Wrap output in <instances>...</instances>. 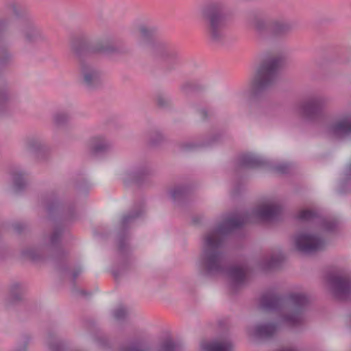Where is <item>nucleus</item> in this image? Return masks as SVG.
I'll return each mask as SVG.
<instances>
[{
	"label": "nucleus",
	"mask_w": 351,
	"mask_h": 351,
	"mask_svg": "<svg viewBox=\"0 0 351 351\" xmlns=\"http://www.w3.org/2000/svg\"><path fill=\"white\" fill-rule=\"evenodd\" d=\"M12 179L13 189L16 193L23 191L27 185V182L25 178V173L20 169H13L10 171Z\"/></svg>",
	"instance_id": "obj_25"
},
{
	"label": "nucleus",
	"mask_w": 351,
	"mask_h": 351,
	"mask_svg": "<svg viewBox=\"0 0 351 351\" xmlns=\"http://www.w3.org/2000/svg\"><path fill=\"white\" fill-rule=\"evenodd\" d=\"M98 341L101 345L107 346L108 344V341L105 339H99Z\"/></svg>",
	"instance_id": "obj_46"
},
{
	"label": "nucleus",
	"mask_w": 351,
	"mask_h": 351,
	"mask_svg": "<svg viewBox=\"0 0 351 351\" xmlns=\"http://www.w3.org/2000/svg\"><path fill=\"white\" fill-rule=\"evenodd\" d=\"M249 221L248 213L239 216L231 215L205 235L198 262L199 271L202 276L215 277L223 274L228 263V257L223 250L226 237Z\"/></svg>",
	"instance_id": "obj_1"
},
{
	"label": "nucleus",
	"mask_w": 351,
	"mask_h": 351,
	"mask_svg": "<svg viewBox=\"0 0 351 351\" xmlns=\"http://www.w3.org/2000/svg\"><path fill=\"white\" fill-rule=\"evenodd\" d=\"M82 269L80 267L75 268L71 274V280L74 283L76 278L82 274Z\"/></svg>",
	"instance_id": "obj_44"
},
{
	"label": "nucleus",
	"mask_w": 351,
	"mask_h": 351,
	"mask_svg": "<svg viewBox=\"0 0 351 351\" xmlns=\"http://www.w3.org/2000/svg\"><path fill=\"white\" fill-rule=\"evenodd\" d=\"M328 99L323 96H315L300 103L298 110L300 116L308 121H315L320 119L324 113V109Z\"/></svg>",
	"instance_id": "obj_11"
},
{
	"label": "nucleus",
	"mask_w": 351,
	"mask_h": 351,
	"mask_svg": "<svg viewBox=\"0 0 351 351\" xmlns=\"http://www.w3.org/2000/svg\"><path fill=\"white\" fill-rule=\"evenodd\" d=\"M330 132L340 138L351 135V114H346L330 127Z\"/></svg>",
	"instance_id": "obj_22"
},
{
	"label": "nucleus",
	"mask_w": 351,
	"mask_h": 351,
	"mask_svg": "<svg viewBox=\"0 0 351 351\" xmlns=\"http://www.w3.org/2000/svg\"><path fill=\"white\" fill-rule=\"evenodd\" d=\"M22 34L25 42L29 44H38L47 40L45 34L33 19L23 25Z\"/></svg>",
	"instance_id": "obj_16"
},
{
	"label": "nucleus",
	"mask_w": 351,
	"mask_h": 351,
	"mask_svg": "<svg viewBox=\"0 0 351 351\" xmlns=\"http://www.w3.org/2000/svg\"><path fill=\"white\" fill-rule=\"evenodd\" d=\"M247 93L246 92H242L237 95L238 99H243L246 97Z\"/></svg>",
	"instance_id": "obj_47"
},
{
	"label": "nucleus",
	"mask_w": 351,
	"mask_h": 351,
	"mask_svg": "<svg viewBox=\"0 0 351 351\" xmlns=\"http://www.w3.org/2000/svg\"><path fill=\"white\" fill-rule=\"evenodd\" d=\"M225 5L219 0L206 1L201 8V15L206 21L209 40L215 44H222L225 38Z\"/></svg>",
	"instance_id": "obj_7"
},
{
	"label": "nucleus",
	"mask_w": 351,
	"mask_h": 351,
	"mask_svg": "<svg viewBox=\"0 0 351 351\" xmlns=\"http://www.w3.org/2000/svg\"><path fill=\"white\" fill-rule=\"evenodd\" d=\"M29 339L27 337L23 341V343L18 346L13 351H27V345L28 343Z\"/></svg>",
	"instance_id": "obj_43"
},
{
	"label": "nucleus",
	"mask_w": 351,
	"mask_h": 351,
	"mask_svg": "<svg viewBox=\"0 0 351 351\" xmlns=\"http://www.w3.org/2000/svg\"><path fill=\"white\" fill-rule=\"evenodd\" d=\"M271 33L278 37H282L289 34L293 29V25L284 20H274L269 23Z\"/></svg>",
	"instance_id": "obj_24"
},
{
	"label": "nucleus",
	"mask_w": 351,
	"mask_h": 351,
	"mask_svg": "<svg viewBox=\"0 0 351 351\" xmlns=\"http://www.w3.org/2000/svg\"><path fill=\"white\" fill-rule=\"evenodd\" d=\"M25 145L29 151L38 153L45 149L44 141L38 136H31L26 138Z\"/></svg>",
	"instance_id": "obj_29"
},
{
	"label": "nucleus",
	"mask_w": 351,
	"mask_h": 351,
	"mask_svg": "<svg viewBox=\"0 0 351 351\" xmlns=\"http://www.w3.org/2000/svg\"><path fill=\"white\" fill-rule=\"evenodd\" d=\"M247 22L260 35H263L268 31V23L261 11L253 10L249 12Z\"/></svg>",
	"instance_id": "obj_19"
},
{
	"label": "nucleus",
	"mask_w": 351,
	"mask_h": 351,
	"mask_svg": "<svg viewBox=\"0 0 351 351\" xmlns=\"http://www.w3.org/2000/svg\"><path fill=\"white\" fill-rule=\"evenodd\" d=\"M199 88V86L192 82H187L182 86V91L188 94L190 92L197 90Z\"/></svg>",
	"instance_id": "obj_40"
},
{
	"label": "nucleus",
	"mask_w": 351,
	"mask_h": 351,
	"mask_svg": "<svg viewBox=\"0 0 351 351\" xmlns=\"http://www.w3.org/2000/svg\"><path fill=\"white\" fill-rule=\"evenodd\" d=\"M128 314V311L123 306H119L113 311V316L114 319L118 321L123 320L127 317Z\"/></svg>",
	"instance_id": "obj_38"
},
{
	"label": "nucleus",
	"mask_w": 351,
	"mask_h": 351,
	"mask_svg": "<svg viewBox=\"0 0 351 351\" xmlns=\"http://www.w3.org/2000/svg\"><path fill=\"white\" fill-rule=\"evenodd\" d=\"M296 250L305 255H310L325 248L326 241L320 237L311 234H300L295 238Z\"/></svg>",
	"instance_id": "obj_12"
},
{
	"label": "nucleus",
	"mask_w": 351,
	"mask_h": 351,
	"mask_svg": "<svg viewBox=\"0 0 351 351\" xmlns=\"http://www.w3.org/2000/svg\"><path fill=\"white\" fill-rule=\"evenodd\" d=\"M10 10L17 19L23 20V25L32 19L27 10L14 0H6L0 8V116L7 115L11 112L10 96L1 75V69L8 64L12 58L2 36L8 31L10 25L9 19L3 14Z\"/></svg>",
	"instance_id": "obj_3"
},
{
	"label": "nucleus",
	"mask_w": 351,
	"mask_h": 351,
	"mask_svg": "<svg viewBox=\"0 0 351 351\" xmlns=\"http://www.w3.org/2000/svg\"><path fill=\"white\" fill-rule=\"evenodd\" d=\"M317 213L312 210H303L300 212L298 218L301 221H308L317 217Z\"/></svg>",
	"instance_id": "obj_37"
},
{
	"label": "nucleus",
	"mask_w": 351,
	"mask_h": 351,
	"mask_svg": "<svg viewBox=\"0 0 351 351\" xmlns=\"http://www.w3.org/2000/svg\"><path fill=\"white\" fill-rule=\"evenodd\" d=\"M141 45L150 53L156 61L161 62L165 69L172 71L182 63L179 52L172 46L154 38L157 28L142 25L138 28Z\"/></svg>",
	"instance_id": "obj_5"
},
{
	"label": "nucleus",
	"mask_w": 351,
	"mask_h": 351,
	"mask_svg": "<svg viewBox=\"0 0 351 351\" xmlns=\"http://www.w3.org/2000/svg\"><path fill=\"white\" fill-rule=\"evenodd\" d=\"M164 138L162 134L158 131H154L149 136V143L152 145H158L162 142Z\"/></svg>",
	"instance_id": "obj_39"
},
{
	"label": "nucleus",
	"mask_w": 351,
	"mask_h": 351,
	"mask_svg": "<svg viewBox=\"0 0 351 351\" xmlns=\"http://www.w3.org/2000/svg\"><path fill=\"white\" fill-rule=\"evenodd\" d=\"M282 62V56H275L265 60L261 64L252 82V97L258 98L263 96L275 84Z\"/></svg>",
	"instance_id": "obj_9"
},
{
	"label": "nucleus",
	"mask_w": 351,
	"mask_h": 351,
	"mask_svg": "<svg viewBox=\"0 0 351 351\" xmlns=\"http://www.w3.org/2000/svg\"><path fill=\"white\" fill-rule=\"evenodd\" d=\"M199 114L201 115L203 120H205L208 117V112L206 109H201L199 111Z\"/></svg>",
	"instance_id": "obj_45"
},
{
	"label": "nucleus",
	"mask_w": 351,
	"mask_h": 351,
	"mask_svg": "<svg viewBox=\"0 0 351 351\" xmlns=\"http://www.w3.org/2000/svg\"><path fill=\"white\" fill-rule=\"evenodd\" d=\"M335 298L346 299L351 293V276H332L328 279Z\"/></svg>",
	"instance_id": "obj_15"
},
{
	"label": "nucleus",
	"mask_w": 351,
	"mask_h": 351,
	"mask_svg": "<svg viewBox=\"0 0 351 351\" xmlns=\"http://www.w3.org/2000/svg\"><path fill=\"white\" fill-rule=\"evenodd\" d=\"M282 212V207L278 204H265L252 210V214L265 221L277 219Z\"/></svg>",
	"instance_id": "obj_18"
},
{
	"label": "nucleus",
	"mask_w": 351,
	"mask_h": 351,
	"mask_svg": "<svg viewBox=\"0 0 351 351\" xmlns=\"http://www.w3.org/2000/svg\"><path fill=\"white\" fill-rule=\"evenodd\" d=\"M193 223H197V221H196V219H195V218H193Z\"/></svg>",
	"instance_id": "obj_49"
},
{
	"label": "nucleus",
	"mask_w": 351,
	"mask_h": 351,
	"mask_svg": "<svg viewBox=\"0 0 351 351\" xmlns=\"http://www.w3.org/2000/svg\"><path fill=\"white\" fill-rule=\"evenodd\" d=\"M284 256L282 254L273 255L269 258L264 259L261 263V267L264 270H269L280 266Z\"/></svg>",
	"instance_id": "obj_30"
},
{
	"label": "nucleus",
	"mask_w": 351,
	"mask_h": 351,
	"mask_svg": "<svg viewBox=\"0 0 351 351\" xmlns=\"http://www.w3.org/2000/svg\"><path fill=\"white\" fill-rule=\"evenodd\" d=\"M44 206L49 215L55 212L60 211L62 208L63 217L66 220H73L75 219L76 214L75 208L71 205H66L61 207L54 193L47 195L43 199Z\"/></svg>",
	"instance_id": "obj_14"
},
{
	"label": "nucleus",
	"mask_w": 351,
	"mask_h": 351,
	"mask_svg": "<svg viewBox=\"0 0 351 351\" xmlns=\"http://www.w3.org/2000/svg\"><path fill=\"white\" fill-rule=\"evenodd\" d=\"M278 329V324L275 322L260 324L254 327L253 335L258 339H269L274 337Z\"/></svg>",
	"instance_id": "obj_23"
},
{
	"label": "nucleus",
	"mask_w": 351,
	"mask_h": 351,
	"mask_svg": "<svg viewBox=\"0 0 351 351\" xmlns=\"http://www.w3.org/2000/svg\"><path fill=\"white\" fill-rule=\"evenodd\" d=\"M144 212V204L141 203L134 210L123 215L117 232L118 252L121 259L119 269H113L112 274L117 280L127 271L131 265V248L129 244V232L130 226L139 218Z\"/></svg>",
	"instance_id": "obj_6"
},
{
	"label": "nucleus",
	"mask_w": 351,
	"mask_h": 351,
	"mask_svg": "<svg viewBox=\"0 0 351 351\" xmlns=\"http://www.w3.org/2000/svg\"><path fill=\"white\" fill-rule=\"evenodd\" d=\"M156 102L158 107L165 108L171 104V99L167 95L158 93L156 96Z\"/></svg>",
	"instance_id": "obj_34"
},
{
	"label": "nucleus",
	"mask_w": 351,
	"mask_h": 351,
	"mask_svg": "<svg viewBox=\"0 0 351 351\" xmlns=\"http://www.w3.org/2000/svg\"><path fill=\"white\" fill-rule=\"evenodd\" d=\"M351 191V163L346 168L344 176L339 186V193H346Z\"/></svg>",
	"instance_id": "obj_31"
},
{
	"label": "nucleus",
	"mask_w": 351,
	"mask_h": 351,
	"mask_svg": "<svg viewBox=\"0 0 351 351\" xmlns=\"http://www.w3.org/2000/svg\"><path fill=\"white\" fill-rule=\"evenodd\" d=\"M152 176L153 171L147 165H142L127 171L122 179L125 185L134 183L142 186L150 183Z\"/></svg>",
	"instance_id": "obj_13"
},
{
	"label": "nucleus",
	"mask_w": 351,
	"mask_h": 351,
	"mask_svg": "<svg viewBox=\"0 0 351 351\" xmlns=\"http://www.w3.org/2000/svg\"><path fill=\"white\" fill-rule=\"evenodd\" d=\"M337 226V221L334 219H323L321 221V228L326 232H332Z\"/></svg>",
	"instance_id": "obj_36"
},
{
	"label": "nucleus",
	"mask_w": 351,
	"mask_h": 351,
	"mask_svg": "<svg viewBox=\"0 0 351 351\" xmlns=\"http://www.w3.org/2000/svg\"><path fill=\"white\" fill-rule=\"evenodd\" d=\"M190 193V189L186 186H176L170 191V195L175 203L178 204L185 200Z\"/></svg>",
	"instance_id": "obj_28"
},
{
	"label": "nucleus",
	"mask_w": 351,
	"mask_h": 351,
	"mask_svg": "<svg viewBox=\"0 0 351 351\" xmlns=\"http://www.w3.org/2000/svg\"><path fill=\"white\" fill-rule=\"evenodd\" d=\"M309 304L307 295L303 293H291L287 296L270 290L263 293L260 298V307L265 311L286 310L282 320L291 326L300 324L303 314Z\"/></svg>",
	"instance_id": "obj_4"
},
{
	"label": "nucleus",
	"mask_w": 351,
	"mask_h": 351,
	"mask_svg": "<svg viewBox=\"0 0 351 351\" xmlns=\"http://www.w3.org/2000/svg\"><path fill=\"white\" fill-rule=\"evenodd\" d=\"M210 142L203 143L202 144H197L195 143H189L183 145V148L186 150L193 149L196 147H206L210 145Z\"/></svg>",
	"instance_id": "obj_41"
},
{
	"label": "nucleus",
	"mask_w": 351,
	"mask_h": 351,
	"mask_svg": "<svg viewBox=\"0 0 351 351\" xmlns=\"http://www.w3.org/2000/svg\"><path fill=\"white\" fill-rule=\"evenodd\" d=\"M267 165V160L252 154L241 155L237 160L238 168L254 169L265 167Z\"/></svg>",
	"instance_id": "obj_21"
},
{
	"label": "nucleus",
	"mask_w": 351,
	"mask_h": 351,
	"mask_svg": "<svg viewBox=\"0 0 351 351\" xmlns=\"http://www.w3.org/2000/svg\"><path fill=\"white\" fill-rule=\"evenodd\" d=\"M47 343L51 351H63L65 344L59 340L55 333H49Z\"/></svg>",
	"instance_id": "obj_32"
},
{
	"label": "nucleus",
	"mask_w": 351,
	"mask_h": 351,
	"mask_svg": "<svg viewBox=\"0 0 351 351\" xmlns=\"http://www.w3.org/2000/svg\"><path fill=\"white\" fill-rule=\"evenodd\" d=\"M265 167H269L273 171H275L280 174H286L289 171L290 166L287 163H279L274 165H271L268 161V165Z\"/></svg>",
	"instance_id": "obj_35"
},
{
	"label": "nucleus",
	"mask_w": 351,
	"mask_h": 351,
	"mask_svg": "<svg viewBox=\"0 0 351 351\" xmlns=\"http://www.w3.org/2000/svg\"><path fill=\"white\" fill-rule=\"evenodd\" d=\"M79 293H80L82 295H87L86 291H84V290H80V291H79Z\"/></svg>",
	"instance_id": "obj_48"
},
{
	"label": "nucleus",
	"mask_w": 351,
	"mask_h": 351,
	"mask_svg": "<svg viewBox=\"0 0 351 351\" xmlns=\"http://www.w3.org/2000/svg\"><path fill=\"white\" fill-rule=\"evenodd\" d=\"M203 351H231L232 344L230 341H204L201 343Z\"/></svg>",
	"instance_id": "obj_26"
},
{
	"label": "nucleus",
	"mask_w": 351,
	"mask_h": 351,
	"mask_svg": "<svg viewBox=\"0 0 351 351\" xmlns=\"http://www.w3.org/2000/svg\"><path fill=\"white\" fill-rule=\"evenodd\" d=\"M71 49L81 59L79 73L80 84L88 90L101 87L103 73L87 57L94 53H110L116 51V47L106 40L91 43L85 38H77L73 41Z\"/></svg>",
	"instance_id": "obj_2"
},
{
	"label": "nucleus",
	"mask_w": 351,
	"mask_h": 351,
	"mask_svg": "<svg viewBox=\"0 0 351 351\" xmlns=\"http://www.w3.org/2000/svg\"><path fill=\"white\" fill-rule=\"evenodd\" d=\"M70 119V115L66 112H57L53 115V123L58 126L65 125Z\"/></svg>",
	"instance_id": "obj_33"
},
{
	"label": "nucleus",
	"mask_w": 351,
	"mask_h": 351,
	"mask_svg": "<svg viewBox=\"0 0 351 351\" xmlns=\"http://www.w3.org/2000/svg\"><path fill=\"white\" fill-rule=\"evenodd\" d=\"M13 229L14 231L18 233L21 234L27 228V225L24 223L17 222L12 225Z\"/></svg>",
	"instance_id": "obj_42"
},
{
	"label": "nucleus",
	"mask_w": 351,
	"mask_h": 351,
	"mask_svg": "<svg viewBox=\"0 0 351 351\" xmlns=\"http://www.w3.org/2000/svg\"><path fill=\"white\" fill-rule=\"evenodd\" d=\"M182 349V344L170 337L163 339L156 350L145 339L136 338L122 344L118 351H181Z\"/></svg>",
	"instance_id": "obj_10"
},
{
	"label": "nucleus",
	"mask_w": 351,
	"mask_h": 351,
	"mask_svg": "<svg viewBox=\"0 0 351 351\" xmlns=\"http://www.w3.org/2000/svg\"><path fill=\"white\" fill-rule=\"evenodd\" d=\"M112 149V143L106 136L97 135L93 136L89 141L90 153L99 156L109 153Z\"/></svg>",
	"instance_id": "obj_17"
},
{
	"label": "nucleus",
	"mask_w": 351,
	"mask_h": 351,
	"mask_svg": "<svg viewBox=\"0 0 351 351\" xmlns=\"http://www.w3.org/2000/svg\"><path fill=\"white\" fill-rule=\"evenodd\" d=\"M64 232V228L62 226L56 225L49 237V243L45 247L25 249L22 252L23 255L33 261H38L45 257L46 251L50 252L53 259L57 262L58 270L62 274L67 272L68 267L64 265L67 253L60 247Z\"/></svg>",
	"instance_id": "obj_8"
},
{
	"label": "nucleus",
	"mask_w": 351,
	"mask_h": 351,
	"mask_svg": "<svg viewBox=\"0 0 351 351\" xmlns=\"http://www.w3.org/2000/svg\"><path fill=\"white\" fill-rule=\"evenodd\" d=\"M231 282V289L236 291L241 286L245 280V271L239 266H230L229 262L227 263V269L223 273Z\"/></svg>",
	"instance_id": "obj_20"
},
{
	"label": "nucleus",
	"mask_w": 351,
	"mask_h": 351,
	"mask_svg": "<svg viewBox=\"0 0 351 351\" xmlns=\"http://www.w3.org/2000/svg\"><path fill=\"white\" fill-rule=\"evenodd\" d=\"M23 288L21 285L14 283L12 285L10 291V295L5 300V306L9 307L16 304L23 300Z\"/></svg>",
	"instance_id": "obj_27"
}]
</instances>
